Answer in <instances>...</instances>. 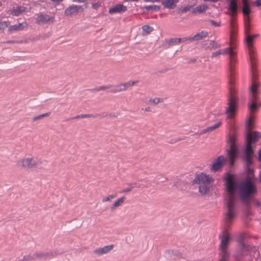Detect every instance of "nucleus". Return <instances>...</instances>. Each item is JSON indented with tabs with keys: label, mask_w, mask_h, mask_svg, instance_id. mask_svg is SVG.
<instances>
[{
	"label": "nucleus",
	"mask_w": 261,
	"mask_h": 261,
	"mask_svg": "<svg viewBox=\"0 0 261 261\" xmlns=\"http://www.w3.org/2000/svg\"><path fill=\"white\" fill-rule=\"evenodd\" d=\"M237 186L233 175L228 174L225 181L226 191L225 200L227 211L223 216L225 229L220 236L221 242L219 247V261H228L229 257V253L227 248L230 241V236L227 228L230 227L236 216L235 202L237 199L236 194Z\"/></svg>",
	"instance_id": "f257e3e1"
},
{
	"label": "nucleus",
	"mask_w": 261,
	"mask_h": 261,
	"mask_svg": "<svg viewBox=\"0 0 261 261\" xmlns=\"http://www.w3.org/2000/svg\"><path fill=\"white\" fill-rule=\"evenodd\" d=\"M228 54V88L229 90V98L228 102V106L226 108L225 113L228 119L233 118L235 117L238 108V97L236 95L237 91L234 84L235 78V66L237 63V52L235 50V46L233 43L230 42V46L227 48L220 49L212 54V58L218 57L220 55Z\"/></svg>",
	"instance_id": "f03ea898"
},
{
	"label": "nucleus",
	"mask_w": 261,
	"mask_h": 261,
	"mask_svg": "<svg viewBox=\"0 0 261 261\" xmlns=\"http://www.w3.org/2000/svg\"><path fill=\"white\" fill-rule=\"evenodd\" d=\"M254 117L250 115L246 120V140L247 144L245 150V161L247 166H249L252 164V157L253 151L252 148V143H255L260 137V134L257 132H252L251 130L254 127Z\"/></svg>",
	"instance_id": "7ed1b4c3"
},
{
	"label": "nucleus",
	"mask_w": 261,
	"mask_h": 261,
	"mask_svg": "<svg viewBox=\"0 0 261 261\" xmlns=\"http://www.w3.org/2000/svg\"><path fill=\"white\" fill-rule=\"evenodd\" d=\"M239 195L243 202L246 204L250 202V199L254 197L257 192L254 178L248 176L241 181L238 186Z\"/></svg>",
	"instance_id": "20e7f679"
},
{
	"label": "nucleus",
	"mask_w": 261,
	"mask_h": 261,
	"mask_svg": "<svg viewBox=\"0 0 261 261\" xmlns=\"http://www.w3.org/2000/svg\"><path fill=\"white\" fill-rule=\"evenodd\" d=\"M251 73V83L248 89L249 101L248 103V107L251 115H253L260 107L259 104H257V101L259 98V88L261 84L258 81L256 72L253 71Z\"/></svg>",
	"instance_id": "39448f33"
},
{
	"label": "nucleus",
	"mask_w": 261,
	"mask_h": 261,
	"mask_svg": "<svg viewBox=\"0 0 261 261\" xmlns=\"http://www.w3.org/2000/svg\"><path fill=\"white\" fill-rule=\"evenodd\" d=\"M213 181L214 179L211 176L203 173L197 174L193 180L194 183L199 185V192L203 195L208 192Z\"/></svg>",
	"instance_id": "423d86ee"
},
{
	"label": "nucleus",
	"mask_w": 261,
	"mask_h": 261,
	"mask_svg": "<svg viewBox=\"0 0 261 261\" xmlns=\"http://www.w3.org/2000/svg\"><path fill=\"white\" fill-rule=\"evenodd\" d=\"M258 36L257 34L248 35L245 40L246 45L247 47L249 58L251 72H256V49L254 47V39Z\"/></svg>",
	"instance_id": "0eeeda50"
},
{
	"label": "nucleus",
	"mask_w": 261,
	"mask_h": 261,
	"mask_svg": "<svg viewBox=\"0 0 261 261\" xmlns=\"http://www.w3.org/2000/svg\"><path fill=\"white\" fill-rule=\"evenodd\" d=\"M237 136L235 134L230 135L227 140V144L229 146V149L227 150V156L229 160L230 164L233 166L236 159L238 155V150L236 144Z\"/></svg>",
	"instance_id": "6e6552de"
},
{
	"label": "nucleus",
	"mask_w": 261,
	"mask_h": 261,
	"mask_svg": "<svg viewBox=\"0 0 261 261\" xmlns=\"http://www.w3.org/2000/svg\"><path fill=\"white\" fill-rule=\"evenodd\" d=\"M38 160L34 158H24L18 160L16 166L21 169H31L36 167Z\"/></svg>",
	"instance_id": "1a4fd4ad"
},
{
	"label": "nucleus",
	"mask_w": 261,
	"mask_h": 261,
	"mask_svg": "<svg viewBox=\"0 0 261 261\" xmlns=\"http://www.w3.org/2000/svg\"><path fill=\"white\" fill-rule=\"evenodd\" d=\"M226 159L223 156L220 155L218 156L214 160L211 167V170L213 172H217L220 170L226 162Z\"/></svg>",
	"instance_id": "9d476101"
},
{
	"label": "nucleus",
	"mask_w": 261,
	"mask_h": 261,
	"mask_svg": "<svg viewBox=\"0 0 261 261\" xmlns=\"http://www.w3.org/2000/svg\"><path fill=\"white\" fill-rule=\"evenodd\" d=\"M242 12L245 16V20H244V24L246 30V31H249V14L250 13V9L249 7V5H244L243 6Z\"/></svg>",
	"instance_id": "9b49d317"
},
{
	"label": "nucleus",
	"mask_w": 261,
	"mask_h": 261,
	"mask_svg": "<svg viewBox=\"0 0 261 261\" xmlns=\"http://www.w3.org/2000/svg\"><path fill=\"white\" fill-rule=\"evenodd\" d=\"M208 35V33L206 31H201L198 33H197L194 37H187L182 39H179V42H181V41H194V40H202Z\"/></svg>",
	"instance_id": "f8f14e48"
},
{
	"label": "nucleus",
	"mask_w": 261,
	"mask_h": 261,
	"mask_svg": "<svg viewBox=\"0 0 261 261\" xmlns=\"http://www.w3.org/2000/svg\"><path fill=\"white\" fill-rule=\"evenodd\" d=\"M83 11V8L81 6L72 5L66 8L64 11L66 15L71 16L77 13L80 11Z\"/></svg>",
	"instance_id": "ddd939ff"
},
{
	"label": "nucleus",
	"mask_w": 261,
	"mask_h": 261,
	"mask_svg": "<svg viewBox=\"0 0 261 261\" xmlns=\"http://www.w3.org/2000/svg\"><path fill=\"white\" fill-rule=\"evenodd\" d=\"M114 245L105 246L94 250V253L98 256L102 255L110 252L114 248Z\"/></svg>",
	"instance_id": "4468645a"
},
{
	"label": "nucleus",
	"mask_w": 261,
	"mask_h": 261,
	"mask_svg": "<svg viewBox=\"0 0 261 261\" xmlns=\"http://www.w3.org/2000/svg\"><path fill=\"white\" fill-rule=\"evenodd\" d=\"M127 10V7L123 4H117L111 8L109 12L110 14L120 13L125 12Z\"/></svg>",
	"instance_id": "2eb2a0df"
},
{
	"label": "nucleus",
	"mask_w": 261,
	"mask_h": 261,
	"mask_svg": "<svg viewBox=\"0 0 261 261\" xmlns=\"http://www.w3.org/2000/svg\"><path fill=\"white\" fill-rule=\"evenodd\" d=\"M230 11V15L232 17L235 15L238 10V2L237 0H229L228 8Z\"/></svg>",
	"instance_id": "dca6fc26"
},
{
	"label": "nucleus",
	"mask_w": 261,
	"mask_h": 261,
	"mask_svg": "<svg viewBox=\"0 0 261 261\" xmlns=\"http://www.w3.org/2000/svg\"><path fill=\"white\" fill-rule=\"evenodd\" d=\"M221 125H222L221 121H219L215 125L210 126V127H208L206 129H204L201 130L200 132H198V133H197V134H198L199 135H203V134H204L206 133H210V132L216 129L218 127H219Z\"/></svg>",
	"instance_id": "f3484780"
},
{
	"label": "nucleus",
	"mask_w": 261,
	"mask_h": 261,
	"mask_svg": "<svg viewBox=\"0 0 261 261\" xmlns=\"http://www.w3.org/2000/svg\"><path fill=\"white\" fill-rule=\"evenodd\" d=\"M221 125H222L221 121H219L215 125L210 126V127H208L206 129H204L201 130L200 132H198V133H197V134H198L199 135H203V134H204L206 133H210V132L216 129L218 127H219Z\"/></svg>",
	"instance_id": "a211bd4d"
},
{
	"label": "nucleus",
	"mask_w": 261,
	"mask_h": 261,
	"mask_svg": "<svg viewBox=\"0 0 261 261\" xmlns=\"http://www.w3.org/2000/svg\"><path fill=\"white\" fill-rule=\"evenodd\" d=\"M27 9V8L24 6H20L10 10L9 12L11 14L17 16L25 12Z\"/></svg>",
	"instance_id": "6ab92c4d"
},
{
	"label": "nucleus",
	"mask_w": 261,
	"mask_h": 261,
	"mask_svg": "<svg viewBox=\"0 0 261 261\" xmlns=\"http://www.w3.org/2000/svg\"><path fill=\"white\" fill-rule=\"evenodd\" d=\"M54 18L50 17L48 15L46 14H40L38 16L36 19V22L37 23H46L48 21H53Z\"/></svg>",
	"instance_id": "aec40b11"
},
{
	"label": "nucleus",
	"mask_w": 261,
	"mask_h": 261,
	"mask_svg": "<svg viewBox=\"0 0 261 261\" xmlns=\"http://www.w3.org/2000/svg\"><path fill=\"white\" fill-rule=\"evenodd\" d=\"M28 24L27 22L18 23L13 25H11L9 28V31L11 32L13 31H18L23 30L27 28Z\"/></svg>",
	"instance_id": "412c9836"
},
{
	"label": "nucleus",
	"mask_w": 261,
	"mask_h": 261,
	"mask_svg": "<svg viewBox=\"0 0 261 261\" xmlns=\"http://www.w3.org/2000/svg\"><path fill=\"white\" fill-rule=\"evenodd\" d=\"M178 0H164L162 2V4L164 7L168 9H174Z\"/></svg>",
	"instance_id": "4be33fe9"
},
{
	"label": "nucleus",
	"mask_w": 261,
	"mask_h": 261,
	"mask_svg": "<svg viewBox=\"0 0 261 261\" xmlns=\"http://www.w3.org/2000/svg\"><path fill=\"white\" fill-rule=\"evenodd\" d=\"M231 33H230V42L233 43L236 34V24L234 20L232 18L230 23Z\"/></svg>",
	"instance_id": "5701e85b"
},
{
	"label": "nucleus",
	"mask_w": 261,
	"mask_h": 261,
	"mask_svg": "<svg viewBox=\"0 0 261 261\" xmlns=\"http://www.w3.org/2000/svg\"><path fill=\"white\" fill-rule=\"evenodd\" d=\"M35 256V260H43L52 257V254L49 253H34Z\"/></svg>",
	"instance_id": "b1692460"
},
{
	"label": "nucleus",
	"mask_w": 261,
	"mask_h": 261,
	"mask_svg": "<svg viewBox=\"0 0 261 261\" xmlns=\"http://www.w3.org/2000/svg\"><path fill=\"white\" fill-rule=\"evenodd\" d=\"M125 199H126L125 197H122L118 199L117 200H116L114 202L113 205L111 206V210L112 211H114L118 207L121 206L124 202Z\"/></svg>",
	"instance_id": "393cba45"
},
{
	"label": "nucleus",
	"mask_w": 261,
	"mask_h": 261,
	"mask_svg": "<svg viewBox=\"0 0 261 261\" xmlns=\"http://www.w3.org/2000/svg\"><path fill=\"white\" fill-rule=\"evenodd\" d=\"M164 99L159 98V97H155L154 98H150L149 100V102L151 104H153L154 105H156L160 103H163L164 102Z\"/></svg>",
	"instance_id": "a878e982"
},
{
	"label": "nucleus",
	"mask_w": 261,
	"mask_h": 261,
	"mask_svg": "<svg viewBox=\"0 0 261 261\" xmlns=\"http://www.w3.org/2000/svg\"><path fill=\"white\" fill-rule=\"evenodd\" d=\"M137 83V81H128L126 83L121 84L123 89L124 91L126 90L129 87L135 85Z\"/></svg>",
	"instance_id": "bb28decb"
},
{
	"label": "nucleus",
	"mask_w": 261,
	"mask_h": 261,
	"mask_svg": "<svg viewBox=\"0 0 261 261\" xmlns=\"http://www.w3.org/2000/svg\"><path fill=\"white\" fill-rule=\"evenodd\" d=\"M220 46H221L220 44H219L218 43H217L214 41H211L207 47L210 50H213V49L218 48L220 47Z\"/></svg>",
	"instance_id": "cd10ccee"
},
{
	"label": "nucleus",
	"mask_w": 261,
	"mask_h": 261,
	"mask_svg": "<svg viewBox=\"0 0 261 261\" xmlns=\"http://www.w3.org/2000/svg\"><path fill=\"white\" fill-rule=\"evenodd\" d=\"M207 6L205 5H201L195 8V11L198 13H201L206 11L207 9Z\"/></svg>",
	"instance_id": "c85d7f7f"
},
{
	"label": "nucleus",
	"mask_w": 261,
	"mask_h": 261,
	"mask_svg": "<svg viewBox=\"0 0 261 261\" xmlns=\"http://www.w3.org/2000/svg\"><path fill=\"white\" fill-rule=\"evenodd\" d=\"M123 91H124V90L123 89L122 84H121L119 85H116L114 87V88L111 90V92L112 93H117V92H120Z\"/></svg>",
	"instance_id": "c756f323"
},
{
	"label": "nucleus",
	"mask_w": 261,
	"mask_h": 261,
	"mask_svg": "<svg viewBox=\"0 0 261 261\" xmlns=\"http://www.w3.org/2000/svg\"><path fill=\"white\" fill-rule=\"evenodd\" d=\"M93 114H81L75 117H74V119H82V118H91V117H94Z\"/></svg>",
	"instance_id": "7c9ffc66"
},
{
	"label": "nucleus",
	"mask_w": 261,
	"mask_h": 261,
	"mask_svg": "<svg viewBox=\"0 0 261 261\" xmlns=\"http://www.w3.org/2000/svg\"><path fill=\"white\" fill-rule=\"evenodd\" d=\"M116 197V195H109L107 196L103 197L102 199V202H110L113 199L115 198Z\"/></svg>",
	"instance_id": "2f4dec72"
},
{
	"label": "nucleus",
	"mask_w": 261,
	"mask_h": 261,
	"mask_svg": "<svg viewBox=\"0 0 261 261\" xmlns=\"http://www.w3.org/2000/svg\"><path fill=\"white\" fill-rule=\"evenodd\" d=\"M50 113H44V114H41V115H40L39 116H36V117H34L33 118V120L34 121H36L38 120H39V119H41L44 117H48L50 115Z\"/></svg>",
	"instance_id": "473e14b6"
},
{
	"label": "nucleus",
	"mask_w": 261,
	"mask_h": 261,
	"mask_svg": "<svg viewBox=\"0 0 261 261\" xmlns=\"http://www.w3.org/2000/svg\"><path fill=\"white\" fill-rule=\"evenodd\" d=\"M135 184H128V187L123 189L122 192L128 193L130 192L135 188Z\"/></svg>",
	"instance_id": "72a5a7b5"
},
{
	"label": "nucleus",
	"mask_w": 261,
	"mask_h": 261,
	"mask_svg": "<svg viewBox=\"0 0 261 261\" xmlns=\"http://www.w3.org/2000/svg\"><path fill=\"white\" fill-rule=\"evenodd\" d=\"M142 30L144 32H146L147 34H149L152 32V28L149 25H145L142 27Z\"/></svg>",
	"instance_id": "f704fd0d"
},
{
	"label": "nucleus",
	"mask_w": 261,
	"mask_h": 261,
	"mask_svg": "<svg viewBox=\"0 0 261 261\" xmlns=\"http://www.w3.org/2000/svg\"><path fill=\"white\" fill-rule=\"evenodd\" d=\"M9 24L10 23L9 21L0 22V30H5L6 28H7L9 26Z\"/></svg>",
	"instance_id": "c9c22d12"
},
{
	"label": "nucleus",
	"mask_w": 261,
	"mask_h": 261,
	"mask_svg": "<svg viewBox=\"0 0 261 261\" xmlns=\"http://www.w3.org/2000/svg\"><path fill=\"white\" fill-rule=\"evenodd\" d=\"M31 260H35V256L34 255V254L24 256L22 261H30Z\"/></svg>",
	"instance_id": "e433bc0d"
},
{
	"label": "nucleus",
	"mask_w": 261,
	"mask_h": 261,
	"mask_svg": "<svg viewBox=\"0 0 261 261\" xmlns=\"http://www.w3.org/2000/svg\"><path fill=\"white\" fill-rule=\"evenodd\" d=\"M145 9L147 10H149L151 9V10H154L155 11H158L160 10V8L159 6L153 5V6H147L145 7Z\"/></svg>",
	"instance_id": "4c0bfd02"
},
{
	"label": "nucleus",
	"mask_w": 261,
	"mask_h": 261,
	"mask_svg": "<svg viewBox=\"0 0 261 261\" xmlns=\"http://www.w3.org/2000/svg\"><path fill=\"white\" fill-rule=\"evenodd\" d=\"M209 23L214 26V27H220L221 25V21H215L213 20H210L208 21Z\"/></svg>",
	"instance_id": "58836bf2"
},
{
	"label": "nucleus",
	"mask_w": 261,
	"mask_h": 261,
	"mask_svg": "<svg viewBox=\"0 0 261 261\" xmlns=\"http://www.w3.org/2000/svg\"><path fill=\"white\" fill-rule=\"evenodd\" d=\"M111 87L110 86H101L99 88L98 90H106L107 89H108V88H110Z\"/></svg>",
	"instance_id": "ea45409f"
},
{
	"label": "nucleus",
	"mask_w": 261,
	"mask_h": 261,
	"mask_svg": "<svg viewBox=\"0 0 261 261\" xmlns=\"http://www.w3.org/2000/svg\"><path fill=\"white\" fill-rule=\"evenodd\" d=\"M254 4L256 6H261V0H256L254 2Z\"/></svg>",
	"instance_id": "a19ab883"
},
{
	"label": "nucleus",
	"mask_w": 261,
	"mask_h": 261,
	"mask_svg": "<svg viewBox=\"0 0 261 261\" xmlns=\"http://www.w3.org/2000/svg\"><path fill=\"white\" fill-rule=\"evenodd\" d=\"M99 6H100V5L98 3L93 4L92 5V7L95 9H97Z\"/></svg>",
	"instance_id": "79ce46f5"
},
{
	"label": "nucleus",
	"mask_w": 261,
	"mask_h": 261,
	"mask_svg": "<svg viewBox=\"0 0 261 261\" xmlns=\"http://www.w3.org/2000/svg\"><path fill=\"white\" fill-rule=\"evenodd\" d=\"M73 2H78V3H85L88 0H73Z\"/></svg>",
	"instance_id": "37998d69"
},
{
	"label": "nucleus",
	"mask_w": 261,
	"mask_h": 261,
	"mask_svg": "<svg viewBox=\"0 0 261 261\" xmlns=\"http://www.w3.org/2000/svg\"><path fill=\"white\" fill-rule=\"evenodd\" d=\"M145 2H160L161 0H144Z\"/></svg>",
	"instance_id": "c03bdc74"
},
{
	"label": "nucleus",
	"mask_w": 261,
	"mask_h": 261,
	"mask_svg": "<svg viewBox=\"0 0 261 261\" xmlns=\"http://www.w3.org/2000/svg\"><path fill=\"white\" fill-rule=\"evenodd\" d=\"M243 5H248L249 4L248 0H242Z\"/></svg>",
	"instance_id": "a18cd8bd"
},
{
	"label": "nucleus",
	"mask_w": 261,
	"mask_h": 261,
	"mask_svg": "<svg viewBox=\"0 0 261 261\" xmlns=\"http://www.w3.org/2000/svg\"><path fill=\"white\" fill-rule=\"evenodd\" d=\"M50 1L53 2H55V3H60L62 1H63V0H50Z\"/></svg>",
	"instance_id": "49530a36"
},
{
	"label": "nucleus",
	"mask_w": 261,
	"mask_h": 261,
	"mask_svg": "<svg viewBox=\"0 0 261 261\" xmlns=\"http://www.w3.org/2000/svg\"><path fill=\"white\" fill-rule=\"evenodd\" d=\"M145 111L146 112H150L151 111V109L149 107L145 108Z\"/></svg>",
	"instance_id": "de8ad7c7"
},
{
	"label": "nucleus",
	"mask_w": 261,
	"mask_h": 261,
	"mask_svg": "<svg viewBox=\"0 0 261 261\" xmlns=\"http://www.w3.org/2000/svg\"><path fill=\"white\" fill-rule=\"evenodd\" d=\"M204 2H216L218 0H203Z\"/></svg>",
	"instance_id": "09e8293b"
},
{
	"label": "nucleus",
	"mask_w": 261,
	"mask_h": 261,
	"mask_svg": "<svg viewBox=\"0 0 261 261\" xmlns=\"http://www.w3.org/2000/svg\"><path fill=\"white\" fill-rule=\"evenodd\" d=\"M259 156H258V159H259V160L260 161H261V149L260 150L259 152V154H258Z\"/></svg>",
	"instance_id": "8fccbe9b"
},
{
	"label": "nucleus",
	"mask_w": 261,
	"mask_h": 261,
	"mask_svg": "<svg viewBox=\"0 0 261 261\" xmlns=\"http://www.w3.org/2000/svg\"><path fill=\"white\" fill-rule=\"evenodd\" d=\"M2 5V3L0 2V7H1Z\"/></svg>",
	"instance_id": "3c124183"
},
{
	"label": "nucleus",
	"mask_w": 261,
	"mask_h": 261,
	"mask_svg": "<svg viewBox=\"0 0 261 261\" xmlns=\"http://www.w3.org/2000/svg\"><path fill=\"white\" fill-rule=\"evenodd\" d=\"M259 180H260V182H261V175L260 176V179H259Z\"/></svg>",
	"instance_id": "603ef678"
},
{
	"label": "nucleus",
	"mask_w": 261,
	"mask_h": 261,
	"mask_svg": "<svg viewBox=\"0 0 261 261\" xmlns=\"http://www.w3.org/2000/svg\"><path fill=\"white\" fill-rule=\"evenodd\" d=\"M259 106H261V103L259 104Z\"/></svg>",
	"instance_id": "864d4df0"
}]
</instances>
